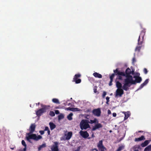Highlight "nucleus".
Listing matches in <instances>:
<instances>
[{"label":"nucleus","mask_w":151,"mask_h":151,"mask_svg":"<svg viewBox=\"0 0 151 151\" xmlns=\"http://www.w3.org/2000/svg\"><path fill=\"white\" fill-rule=\"evenodd\" d=\"M47 133L48 135H50V130L47 131Z\"/></svg>","instance_id":"nucleus-47"},{"label":"nucleus","mask_w":151,"mask_h":151,"mask_svg":"<svg viewBox=\"0 0 151 151\" xmlns=\"http://www.w3.org/2000/svg\"><path fill=\"white\" fill-rule=\"evenodd\" d=\"M41 106L42 108L36 111V114L38 116H40L46 111L47 106H43L42 104H41Z\"/></svg>","instance_id":"nucleus-6"},{"label":"nucleus","mask_w":151,"mask_h":151,"mask_svg":"<svg viewBox=\"0 0 151 151\" xmlns=\"http://www.w3.org/2000/svg\"><path fill=\"white\" fill-rule=\"evenodd\" d=\"M18 151H24L23 149L21 148L18 150Z\"/></svg>","instance_id":"nucleus-46"},{"label":"nucleus","mask_w":151,"mask_h":151,"mask_svg":"<svg viewBox=\"0 0 151 151\" xmlns=\"http://www.w3.org/2000/svg\"><path fill=\"white\" fill-rule=\"evenodd\" d=\"M122 112L125 115L124 120H125L127 119L130 116L131 114L130 113L129 111H123Z\"/></svg>","instance_id":"nucleus-15"},{"label":"nucleus","mask_w":151,"mask_h":151,"mask_svg":"<svg viewBox=\"0 0 151 151\" xmlns=\"http://www.w3.org/2000/svg\"><path fill=\"white\" fill-rule=\"evenodd\" d=\"M27 140L30 142V139H33L36 141H37L42 138V137L41 136L39 135H37L35 134H31L30 133L27 134L26 136Z\"/></svg>","instance_id":"nucleus-3"},{"label":"nucleus","mask_w":151,"mask_h":151,"mask_svg":"<svg viewBox=\"0 0 151 151\" xmlns=\"http://www.w3.org/2000/svg\"><path fill=\"white\" fill-rule=\"evenodd\" d=\"M116 86L117 88L115 93V98L121 97L124 93L123 90L124 89L122 88V84L120 83L117 81L116 83Z\"/></svg>","instance_id":"nucleus-2"},{"label":"nucleus","mask_w":151,"mask_h":151,"mask_svg":"<svg viewBox=\"0 0 151 151\" xmlns=\"http://www.w3.org/2000/svg\"><path fill=\"white\" fill-rule=\"evenodd\" d=\"M149 81V79H146L145 81L142 84L141 86H140L139 88V89H140L143 88V87L145 86V85H146L148 82Z\"/></svg>","instance_id":"nucleus-19"},{"label":"nucleus","mask_w":151,"mask_h":151,"mask_svg":"<svg viewBox=\"0 0 151 151\" xmlns=\"http://www.w3.org/2000/svg\"><path fill=\"white\" fill-rule=\"evenodd\" d=\"M112 81H113V80H111L110 81L109 83V85L110 86H111L112 85Z\"/></svg>","instance_id":"nucleus-43"},{"label":"nucleus","mask_w":151,"mask_h":151,"mask_svg":"<svg viewBox=\"0 0 151 151\" xmlns=\"http://www.w3.org/2000/svg\"><path fill=\"white\" fill-rule=\"evenodd\" d=\"M64 105H66L65 104H64Z\"/></svg>","instance_id":"nucleus-52"},{"label":"nucleus","mask_w":151,"mask_h":151,"mask_svg":"<svg viewBox=\"0 0 151 151\" xmlns=\"http://www.w3.org/2000/svg\"><path fill=\"white\" fill-rule=\"evenodd\" d=\"M55 113L56 114H59V111L58 110H56L55 111Z\"/></svg>","instance_id":"nucleus-38"},{"label":"nucleus","mask_w":151,"mask_h":151,"mask_svg":"<svg viewBox=\"0 0 151 151\" xmlns=\"http://www.w3.org/2000/svg\"><path fill=\"white\" fill-rule=\"evenodd\" d=\"M46 145L45 144H43L42 145L40 146L39 147H38V150H40L41 149L44 147H45Z\"/></svg>","instance_id":"nucleus-30"},{"label":"nucleus","mask_w":151,"mask_h":151,"mask_svg":"<svg viewBox=\"0 0 151 151\" xmlns=\"http://www.w3.org/2000/svg\"><path fill=\"white\" fill-rule=\"evenodd\" d=\"M96 123V124L95 125V126L93 127L92 128V131H95L96 129H98L102 127V125L101 124L99 123L98 122Z\"/></svg>","instance_id":"nucleus-13"},{"label":"nucleus","mask_w":151,"mask_h":151,"mask_svg":"<svg viewBox=\"0 0 151 151\" xmlns=\"http://www.w3.org/2000/svg\"><path fill=\"white\" fill-rule=\"evenodd\" d=\"M144 151H151V145L146 147Z\"/></svg>","instance_id":"nucleus-25"},{"label":"nucleus","mask_w":151,"mask_h":151,"mask_svg":"<svg viewBox=\"0 0 151 151\" xmlns=\"http://www.w3.org/2000/svg\"><path fill=\"white\" fill-rule=\"evenodd\" d=\"M110 132H111V131H110Z\"/></svg>","instance_id":"nucleus-53"},{"label":"nucleus","mask_w":151,"mask_h":151,"mask_svg":"<svg viewBox=\"0 0 151 151\" xmlns=\"http://www.w3.org/2000/svg\"><path fill=\"white\" fill-rule=\"evenodd\" d=\"M114 76H115V74L114 73L112 74L111 75V76L110 77V80H113V79L114 78Z\"/></svg>","instance_id":"nucleus-32"},{"label":"nucleus","mask_w":151,"mask_h":151,"mask_svg":"<svg viewBox=\"0 0 151 151\" xmlns=\"http://www.w3.org/2000/svg\"><path fill=\"white\" fill-rule=\"evenodd\" d=\"M49 124L51 130H52L55 128V125L53 123L50 122Z\"/></svg>","instance_id":"nucleus-21"},{"label":"nucleus","mask_w":151,"mask_h":151,"mask_svg":"<svg viewBox=\"0 0 151 151\" xmlns=\"http://www.w3.org/2000/svg\"><path fill=\"white\" fill-rule=\"evenodd\" d=\"M52 101L54 103L58 104H60V102L59 101L58 99H52Z\"/></svg>","instance_id":"nucleus-26"},{"label":"nucleus","mask_w":151,"mask_h":151,"mask_svg":"<svg viewBox=\"0 0 151 151\" xmlns=\"http://www.w3.org/2000/svg\"><path fill=\"white\" fill-rule=\"evenodd\" d=\"M49 115L52 116H53L55 115V114L53 111H50Z\"/></svg>","instance_id":"nucleus-31"},{"label":"nucleus","mask_w":151,"mask_h":151,"mask_svg":"<svg viewBox=\"0 0 151 151\" xmlns=\"http://www.w3.org/2000/svg\"><path fill=\"white\" fill-rule=\"evenodd\" d=\"M145 137L144 136H142L140 137L135 138L134 141L135 142H139L142 140H145Z\"/></svg>","instance_id":"nucleus-17"},{"label":"nucleus","mask_w":151,"mask_h":151,"mask_svg":"<svg viewBox=\"0 0 151 151\" xmlns=\"http://www.w3.org/2000/svg\"><path fill=\"white\" fill-rule=\"evenodd\" d=\"M136 61L135 59L134 58H133L132 59V63H134Z\"/></svg>","instance_id":"nucleus-45"},{"label":"nucleus","mask_w":151,"mask_h":151,"mask_svg":"<svg viewBox=\"0 0 151 151\" xmlns=\"http://www.w3.org/2000/svg\"><path fill=\"white\" fill-rule=\"evenodd\" d=\"M97 146L101 151H105L106 149L103 145V142L102 140L99 141Z\"/></svg>","instance_id":"nucleus-8"},{"label":"nucleus","mask_w":151,"mask_h":151,"mask_svg":"<svg viewBox=\"0 0 151 151\" xmlns=\"http://www.w3.org/2000/svg\"><path fill=\"white\" fill-rule=\"evenodd\" d=\"M88 122L89 123L92 124L93 123H96L98 122V121L96 119H94L93 120H90V121L88 120Z\"/></svg>","instance_id":"nucleus-20"},{"label":"nucleus","mask_w":151,"mask_h":151,"mask_svg":"<svg viewBox=\"0 0 151 151\" xmlns=\"http://www.w3.org/2000/svg\"><path fill=\"white\" fill-rule=\"evenodd\" d=\"M150 141L148 140H146L143 143L141 144V146L142 147H144L146 146L149 143Z\"/></svg>","instance_id":"nucleus-22"},{"label":"nucleus","mask_w":151,"mask_h":151,"mask_svg":"<svg viewBox=\"0 0 151 151\" xmlns=\"http://www.w3.org/2000/svg\"><path fill=\"white\" fill-rule=\"evenodd\" d=\"M109 97L108 96H107L106 98V103L107 104H108V102H109Z\"/></svg>","instance_id":"nucleus-33"},{"label":"nucleus","mask_w":151,"mask_h":151,"mask_svg":"<svg viewBox=\"0 0 151 151\" xmlns=\"http://www.w3.org/2000/svg\"><path fill=\"white\" fill-rule=\"evenodd\" d=\"M73 114L72 113H70L67 116L68 119L69 120H71L72 119V116Z\"/></svg>","instance_id":"nucleus-27"},{"label":"nucleus","mask_w":151,"mask_h":151,"mask_svg":"<svg viewBox=\"0 0 151 151\" xmlns=\"http://www.w3.org/2000/svg\"><path fill=\"white\" fill-rule=\"evenodd\" d=\"M124 146L123 145L120 146L118 148L116 151H121L124 149Z\"/></svg>","instance_id":"nucleus-28"},{"label":"nucleus","mask_w":151,"mask_h":151,"mask_svg":"<svg viewBox=\"0 0 151 151\" xmlns=\"http://www.w3.org/2000/svg\"><path fill=\"white\" fill-rule=\"evenodd\" d=\"M116 114L115 113H113V116L114 117H116Z\"/></svg>","instance_id":"nucleus-42"},{"label":"nucleus","mask_w":151,"mask_h":151,"mask_svg":"<svg viewBox=\"0 0 151 151\" xmlns=\"http://www.w3.org/2000/svg\"><path fill=\"white\" fill-rule=\"evenodd\" d=\"M79 134L82 137L85 139L87 138L89 136V134L87 131L81 130L79 132Z\"/></svg>","instance_id":"nucleus-9"},{"label":"nucleus","mask_w":151,"mask_h":151,"mask_svg":"<svg viewBox=\"0 0 151 151\" xmlns=\"http://www.w3.org/2000/svg\"><path fill=\"white\" fill-rule=\"evenodd\" d=\"M108 113L109 114H111V111L110 110H108Z\"/></svg>","instance_id":"nucleus-44"},{"label":"nucleus","mask_w":151,"mask_h":151,"mask_svg":"<svg viewBox=\"0 0 151 151\" xmlns=\"http://www.w3.org/2000/svg\"><path fill=\"white\" fill-rule=\"evenodd\" d=\"M40 133L42 135L44 134V131H40Z\"/></svg>","instance_id":"nucleus-40"},{"label":"nucleus","mask_w":151,"mask_h":151,"mask_svg":"<svg viewBox=\"0 0 151 151\" xmlns=\"http://www.w3.org/2000/svg\"><path fill=\"white\" fill-rule=\"evenodd\" d=\"M88 120H82L80 124V127L83 130L86 129L90 127L89 124H88Z\"/></svg>","instance_id":"nucleus-4"},{"label":"nucleus","mask_w":151,"mask_h":151,"mask_svg":"<svg viewBox=\"0 0 151 151\" xmlns=\"http://www.w3.org/2000/svg\"><path fill=\"white\" fill-rule=\"evenodd\" d=\"M94 150H95L96 151H98V150L97 149H95Z\"/></svg>","instance_id":"nucleus-50"},{"label":"nucleus","mask_w":151,"mask_h":151,"mask_svg":"<svg viewBox=\"0 0 151 151\" xmlns=\"http://www.w3.org/2000/svg\"><path fill=\"white\" fill-rule=\"evenodd\" d=\"M22 144L24 147V148H23L24 151H26L27 145L25 143V141L24 140H22Z\"/></svg>","instance_id":"nucleus-24"},{"label":"nucleus","mask_w":151,"mask_h":151,"mask_svg":"<svg viewBox=\"0 0 151 151\" xmlns=\"http://www.w3.org/2000/svg\"><path fill=\"white\" fill-rule=\"evenodd\" d=\"M93 91L94 93H96L97 92V87H95L93 88Z\"/></svg>","instance_id":"nucleus-36"},{"label":"nucleus","mask_w":151,"mask_h":151,"mask_svg":"<svg viewBox=\"0 0 151 151\" xmlns=\"http://www.w3.org/2000/svg\"><path fill=\"white\" fill-rule=\"evenodd\" d=\"M81 76V75L79 74H76L75 76L73 78V80L76 83H81V80L80 79H77L78 78L80 77Z\"/></svg>","instance_id":"nucleus-11"},{"label":"nucleus","mask_w":151,"mask_h":151,"mask_svg":"<svg viewBox=\"0 0 151 151\" xmlns=\"http://www.w3.org/2000/svg\"><path fill=\"white\" fill-rule=\"evenodd\" d=\"M93 75L96 78H101L102 77V75L97 72L94 73Z\"/></svg>","instance_id":"nucleus-18"},{"label":"nucleus","mask_w":151,"mask_h":151,"mask_svg":"<svg viewBox=\"0 0 151 151\" xmlns=\"http://www.w3.org/2000/svg\"><path fill=\"white\" fill-rule=\"evenodd\" d=\"M35 127V125L34 124H31L29 129L31 133H32L34 131Z\"/></svg>","instance_id":"nucleus-16"},{"label":"nucleus","mask_w":151,"mask_h":151,"mask_svg":"<svg viewBox=\"0 0 151 151\" xmlns=\"http://www.w3.org/2000/svg\"><path fill=\"white\" fill-rule=\"evenodd\" d=\"M65 110L67 111L70 110L72 111H81L80 109L77 108H73L68 107L65 109Z\"/></svg>","instance_id":"nucleus-14"},{"label":"nucleus","mask_w":151,"mask_h":151,"mask_svg":"<svg viewBox=\"0 0 151 151\" xmlns=\"http://www.w3.org/2000/svg\"><path fill=\"white\" fill-rule=\"evenodd\" d=\"M140 146L139 145H136L133 147L132 149L133 151H138V149L139 148Z\"/></svg>","instance_id":"nucleus-23"},{"label":"nucleus","mask_w":151,"mask_h":151,"mask_svg":"<svg viewBox=\"0 0 151 151\" xmlns=\"http://www.w3.org/2000/svg\"><path fill=\"white\" fill-rule=\"evenodd\" d=\"M93 113L95 116H99L100 115L101 111L99 108L94 109L93 111Z\"/></svg>","instance_id":"nucleus-12"},{"label":"nucleus","mask_w":151,"mask_h":151,"mask_svg":"<svg viewBox=\"0 0 151 151\" xmlns=\"http://www.w3.org/2000/svg\"><path fill=\"white\" fill-rule=\"evenodd\" d=\"M37 104L38 105L39 104V103H38L37 104Z\"/></svg>","instance_id":"nucleus-51"},{"label":"nucleus","mask_w":151,"mask_h":151,"mask_svg":"<svg viewBox=\"0 0 151 151\" xmlns=\"http://www.w3.org/2000/svg\"><path fill=\"white\" fill-rule=\"evenodd\" d=\"M64 115L62 114H60L58 116V119L59 120L62 119L64 118Z\"/></svg>","instance_id":"nucleus-29"},{"label":"nucleus","mask_w":151,"mask_h":151,"mask_svg":"<svg viewBox=\"0 0 151 151\" xmlns=\"http://www.w3.org/2000/svg\"><path fill=\"white\" fill-rule=\"evenodd\" d=\"M72 133L71 132H65L63 136L61 138V140H65L69 139L71 137Z\"/></svg>","instance_id":"nucleus-5"},{"label":"nucleus","mask_w":151,"mask_h":151,"mask_svg":"<svg viewBox=\"0 0 151 151\" xmlns=\"http://www.w3.org/2000/svg\"><path fill=\"white\" fill-rule=\"evenodd\" d=\"M90 118V116L88 115H86V118L87 119H89Z\"/></svg>","instance_id":"nucleus-41"},{"label":"nucleus","mask_w":151,"mask_h":151,"mask_svg":"<svg viewBox=\"0 0 151 151\" xmlns=\"http://www.w3.org/2000/svg\"><path fill=\"white\" fill-rule=\"evenodd\" d=\"M106 93L105 91H104L103 93V94L102 95V97L103 98H104L106 95Z\"/></svg>","instance_id":"nucleus-34"},{"label":"nucleus","mask_w":151,"mask_h":151,"mask_svg":"<svg viewBox=\"0 0 151 151\" xmlns=\"http://www.w3.org/2000/svg\"><path fill=\"white\" fill-rule=\"evenodd\" d=\"M144 72L145 74H146L147 73V69L145 68H144Z\"/></svg>","instance_id":"nucleus-37"},{"label":"nucleus","mask_w":151,"mask_h":151,"mask_svg":"<svg viewBox=\"0 0 151 151\" xmlns=\"http://www.w3.org/2000/svg\"><path fill=\"white\" fill-rule=\"evenodd\" d=\"M145 33L144 32H142L141 33L140 35L139 36L138 40V45H141L143 41V37L145 35Z\"/></svg>","instance_id":"nucleus-10"},{"label":"nucleus","mask_w":151,"mask_h":151,"mask_svg":"<svg viewBox=\"0 0 151 151\" xmlns=\"http://www.w3.org/2000/svg\"><path fill=\"white\" fill-rule=\"evenodd\" d=\"M49 130V129L48 127H45V131H48Z\"/></svg>","instance_id":"nucleus-39"},{"label":"nucleus","mask_w":151,"mask_h":151,"mask_svg":"<svg viewBox=\"0 0 151 151\" xmlns=\"http://www.w3.org/2000/svg\"><path fill=\"white\" fill-rule=\"evenodd\" d=\"M140 49V47H137L135 49L136 51H139Z\"/></svg>","instance_id":"nucleus-35"},{"label":"nucleus","mask_w":151,"mask_h":151,"mask_svg":"<svg viewBox=\"0 0 151 151\" xmlns=\"http://www.w3.org/2000/svg\"><path fill=\"white\" fill-rule=\"evenodd\" d=\"M94 137V134H92V137Z\"/></svg>","instance_id":"nucleus-49"},{"label":"nucleus","mask_w":151,"mask_h":151,"mask_svg":"<svg viewBox=\"0 0 151 151\" xmlns=\"http://www.w3.org/2000/svg\"><path fill=\"white\" fill-rule=\"evenodd\" d=\"M14 148H15V147H13V148H10L12 150H14Z\"/></svg>","instance_id":"nucleus-48"},{"label":"nucleus","mask_w":151,"mask_h":151,"mask_svg":"<svg viewBox=\"0 0 151 151\" xmlns=\"http://www.w3.org/2000/svg\"><path fill=\"white\" fill-rule=\"evenodd\" d=\"M114 71L115 73H117V74L118 75L117 78L119 80H122V76H125L124 73L118 71L117 69L116 70H114Z\"/></svg>","instance_id":"nucleus-7"},{"label":"nucleus","mask_w":151,"mask_h":151,"mask_svg":"<svg viewBox=\"0 0 151 151\" xmlns=\"http://www.w3.org/2000/svg\"><path fill=\"white\" fill-rule=\"evenodd\" d=\"M126 78L124 80V83L123 86V88L125 91H127L131 85L135 84L136 83H139L142 81V78L139 76L140 74L139 73H132L134 79H133L132 76L130 75L131 72V70L129 68L126 69Z\"/></svg>","instance_id":"nucleus-1"}]
</instances>
